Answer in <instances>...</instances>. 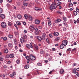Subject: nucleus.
<instances>
[{"mask_svg":"<svg viewBox=\"0 0 79 79\" xmlns=\"http://www.w3.org/2000/svg\"><path fill=\"white\" fill-rule=\"evenodd\" d=\"M37 39L39 41H41L42 40H45V37L44 36H37Z\"/></svg>","mask_w":79,"mask_h":79,"instance_id":"1","label":"nucleus"},{"mask_svg":"<svg viewBox=\"0 0 79 79\" xmlns=\"http://www.w3.org/2000/svg\"><path fill=\"white\" fill-rule=\"evenodd\" d=\"M1 25V26L3 28H6V24L5 22L2 23Z\"/></svg>","mask_w":79,"mask_h":79,"instance_id":"2","label":"nucleus"},{"mask_svg":"<svg viewBox=\"0 0 79 79\" xmlns=\"http://www.w3.org/2000/svg\"><path fill=\"white\" fill-rule=\"evenodd\" d=\"M76 71H77V70L76 69H74L73 70V73H76V74L77 76L79 77V74L77 72H76Z\"/></svg>","mask_w":79,"mask_h":79,"instance_id":"3","label":"nucleus"},{"mask_svg":"<svg viewBox=\"0 0 79 79\" xmlns=\"http://www.w3.org/2000/svg\"><path fill=\"white\" fill-rule=\"evenodd\" d=\"M30 58L31 60H35V57L32 55L30 56Z\"/></svg>","mask_w":79,"mask_h":79,"instance_id":"4","label":"nucleus"},{"mask_svg":"<svg viewBox=\"0 0 79 79\" xmlns=\"http://www.w3.org/2000/svg\"><path fill=\"white\" fill-rule=\"evenodd\" d=\"M34 29V25H31L30 27H29V30L31 32H33Z\"/></svg>","mask_w":79,"mask_h":79,"instance_id":"5","label":"nucleus"},{"mask_svg":"<svg viewBox=\"0 0 79 79\" xmlns=\"http://www.w3.org/2000/svg\"><path fill=\"white\" fill-rule=\"evenodd\" d=\"M62 44L65 46H66L68 44V41L66 40H64L62 42Z\"/></svg>","mask_w":79,"mask_h":79,"instance_id":"6","label":"nucleus"},{"mask_svg":"<svg viewBox=\"0 0 79 79\" xmlns=\"http://www.w3.org/2000/svg\"><path fill=\"white\" fill-rule=\"evenodd\" d=\"M15 75H16V73L15 72H13L12 74L10 75V77H11L12 78H13L15 77Z\"/></svg>","mask_w":79,"mask_h":79,"instance_id":"7","label":"nucleus"},{"mask_svg":"<svg viewBox=\"0 0 79 79\" xmlns=\"http://www.w3.org/2000/svg\"><path fill=\"white\" fill-rule=\"evenodd\" d=\"M40 21L38 20H35V23L36 24H40Z\"/></svg>","mask_w":79,"mask_h":79,"instance_id":"8","label":"nucleus"},{"mask_svg":"<svg viewBox=\"0 0 79 79\" xmlns=\"http://www.w3.org/2000/svg\"><path fill=\"white\" fill-rule=\"evenodd\" d=\"M28 18L29 21H32L33 20V18L32 17V16L30 15H29L28 16Z\"/></svg>","mask_w":79,"mask_h":79,"instance_id":"9","label":"nucleus"},{"mask_svg":"<svg viewBox=\"0 0 79 79\" xmlns=\"http://www.w3.org/2000/svg\"><path fill=\"white\" fill-rule=\"evenodd\" d=\"M24 39L22 37L20 38V41L22 44H23V43H24Z\"/></svg>","mask_w":79,"mask_h":79,"instance_id":"10","label":"nucleus"},{"mask_svg":"<svg viewBox=\"0 0 79 79\" xmlns=\"http://www.w3.org/2000/svg\"><path fill=\"white\" fill-rule=\"evenodd\" d=\"M0 17L2 19H4L5 18V15L3 14H1L0 15Z\"/></svg>","mask_w":79,"mask_h":79,"instance_id":"11","label":"nucleus"},{"mask_svg":"<svg viewBox=\"0 0 79 79\" xmlns=\"http://www.w3.org/2000/svg\"><path fill=\"white\" fill-rule=\"evenodd\" d=\"M32 42H31L30 44L29 45V47H30V48H33V46H32Z\"/></svg>","mask_w":79,"mask_h":79,"instance_id":"12","label":"nucleus"},{"mask_svg":"<svg viewBox=\"0 0 79 79\" xmlns=\"http://www.w3.org/2000/svg\"><path fill=\"white\" fill-rule=\"evenodd\" d=\"M64 46H65L64 44H62L60 45V49H63V48H64Z\"/></svg>","mask_w":79,"mask_h":79,"instance_id":"13","label":"nucleus"},{"mask_svg":"<svg viewBox=\"0 0 79 79\" xmlns=\"http://www.w3.org/2000/svg\"><path fill=\"white\" fill-rule=\"evenodd\" d=\"M41 35H42V36H41V37H44V40L45 39V37H46V36H47V35H46V34H45L44 33H41Z\"/></svg>","mask_w":79,"mask_h":79,"instance_id":"14","label":"nucleus"},{"mask_svg":"<svg viewBox=\"0 0 79 79\" xmlns=\"http://www.w3.org/2000/svg\"><path fill=\"white\" fill-rule=\"evenodd\" d=\"M60 74H64V70L63 69H60Z\"/></svg>","mask_w":79,"mask_h":79,"instance_id":"15","label":"nucleus"},{"mask_svg":"<svg viewBox=\"0 0 79 79\" xmlns=\"http://www.w3.org/2000/svg\"><path fill=\"white\" fill-rule=\"evenodd\" d=\"M53 34L55 36H58L59 35V33L58 32H55Z\"/></svg>","mask_w":79,"mask_h":79,"instance_id":"16","label":"nucleus"},{"mask_svg":"<svg viewBox=\"0 0 79 79\" xmlns=\"http://www.w3.org/2000/svg\"><path fill=\"white\" fill-rule=\"evenodd\" d=\"M4 52V53H8V50L6 48L5 49Z\"/></svg>","mask_w":79,"mask_h":79,"instance_id":"17","label":"nucleus"},{"mask_svg":"<svg viewBox=\"0 0 79 79\" xmlns=\"http://www.w3.org/2000/svg\"><path fill=\"white\" fill-rule=\"evenodd\" d=\"M60 37H58L56 38V39H55L54 40L55 41H56V42H58V41L60 40Z\"/></svg>","mask_w":79,"mask_h":79,"instance_id":"18","label":"nucleus"},{"mask_svg":"<svg viewBox=\"0 0 79 79\" xmlns=\"http://www.w3.org/2000/svg\"><path fill=\"white\" fill-rule=\"evenodd\" d=\"M35 50H39V47L36 45L35 46Z\"/></svg>","mask_w":79,"mask_h":79,"instance_id":"19","label":"nucleus"},{"mask_svg":"<svg viewBox=\"0 0 79 79\" xmlns=\"http://www.w3.org/2000/svg\"><path fill=\"white\" fill-rule=\"evenodd\" d=\"M14 34H15L16 36H17L19 34V33H18V31H15L14 32Z\"/></svg>","mask_w":79,"mask_h":79,"instance_id":"20","label":"nucleus"},{"mask_svg":"<svg viewBox=\"0 0 79 79\" xmlns=\"http://www.w3.org/2000/svg\"><path fill=\"white\" fill-rule=\"evenodd\" d=\"M29 65L28 64H27L25 65L24 68L25 69H27L28 68H29Z\"/></svg>","mask_w":79,"mask_h":79,"instance_id":"21","label":"nucleus"},{"mask_svg":"<svg viewBox=\"0 0 79 79\" xmlns=\"http://www.w3.org/2000/svg\"><path fill=\"white\" fill-rule=\"evenodd\" d=\"M17 18L18 19H21L22 18V16L20 15H17Z\"/></svg>","mask_w":79,"mask_h":79,"instance_id":"22","label":"nucleus"},{"mask_svg":"<svg viewBox=\"0 0 79 79\" xmlns=\"http://www.w3.org/2000/svg\"><path fill=\"white\" fill-rule=\"evenodd\" d=\"M53 6L51 5L50 6L49 9L51 11H53Z\"/></svg>","mask_w":79,"mask_h":79,"instance_id":"23","label":"nucleus"},{"mask_svg":"<svg viewBox=\"0 0 79 79\" xmlns=\"http://www.w3.org/2000/svg\"><path fill=\"white\" fill-rule=\"evenodd\" d=\"M48 26H51V25L52 24V22H51V21L50 20L48 21Z\"/></svg>","mask_w":79,"mask_h":79,"instance_id":"24","label":"nucleus"},{"mask_svg":"<svg viewBox=\"0 0 79 79\" xmlns=\"http://www.w3.org/2000/svg\"><path fill=\"white\" fill-rule=\"evenodd\" d=\"M8 45L9 47H13V44H11L9 43L8 44Z\"/></svg>","mask_w":79,"mask_h":79,"instance_id":"25","label":"nucleus"},{"mask_svg":"<svg viewBox=\"0 0 79 79\" xmlns=\"http://www.w3.org/2000/svg\"><path fill=\"white\" fill-rule=\"evenodd\" d=\"M37 65L38 66H41L42 64L40 63L39 62L37 64Z\"/></svg>","mask_w":79,"mask_h":79,"instance_id":"26","label":"nucleus"},{"mask_svg":"<svg viewBox=\"0 0 79 79\" xmlns=\"http://www.w3.org/2000/svg\"><path fill=\"white\" fill-rule=\"evenodd\" d=\"M8 37L10 39H12V38H13V35H8Z\"/></svg>","mask_w":79,"mask_h":79,"instance_id":"27","label":"nucleus"},{"mask_svg":"<svg viewBox=\"0 0 79 79\" xmlns=\"http://www.w3.org/2000/svg\"><path fill=\"white\" fill-rule=\"evenodd\" d=\"M10 58H13L14 57V55L13 54H10L9 56Z\"/></svg>","mask_w":79,"mask_h":79,"instance_id":"28","label":"nucleus"},{"mask_svg":"<svg viewBox=\"0 0 79 79\" xmlns=\"http://www.w3.org/2000/svg\"><path fill=\"white\" fill-rule=\"evenodd\" d=\"M62 4V3L61 2H59L57 3V6H60V5H61Z\"/></svg>","mask_w":79,"mask_h":79,"instance_id":"29","label":"nucleus"},{"mask_svg":"<svg viewBox=\"0 0 79 79\" xmlns=\"http://www.w3.org/2000/svg\"><path fill=\"white\" fill-rule=\"evenodd\" d=\"M36 72L38 74H40V73L39 72V70H36Z\"/></svg>","mask_w":79,"mask_h":79,"instance_id":"30","label":"nucleus"},{"mask_svg":"<svg viewBox=\"0 0 79 79\" xmlns=\"http://www.w3.org/2000/svg\"><path fill=\"white\" fill-rule=\"evenodd\" d=\"M45 51H40L41 54H45Z\"/></svg>","mask_w":79,"mask_h":79,"instance_id":"31","label":"nucleus"},{"mask_svg":"<svg viewBox=\"0 0 79 79\" xmlns=\"http://www.w3.org/2000/svg\"><path fill=\"white\" fill-rule=\"evenodd\" d=\"M16 23L17 25H18L19 26L21 25V23H20L19 22H17Z\"/></svg>","mask_w":79,"mask_h":79,"instance_id":"32","label":"nucleus"},{"mask_svg":"<svg viewBox=\"0 0 79 79\" xmlns=\"http://www.w3.org/2000/svg\"><path fill=\"white\" fill-rule=\"evenodd\" d=\"M8 24L9 26H10L12 25V23H11L10 22H8Z\"/></svg>","mask_w":79,"mask_h":79,"instance_id":"33","label":"nucleus"},{"mask_svg":"<svg viewBox=\"0 0 79 79\" xmlns=\"http://www.w3.org/2000/svg\"><path fill=\"white\" fill-rule=\"evenodd\" d=\"M23 38L25 39H27V36L26 35H23Z\"/></svg>","mask_w":79,"mask_h":79,"instance_id":"34","label":"nucleus"},{"mask_svg":"<svg viewBox=\"0 0 79 79\" xmlns=\"http://www.w3.org/2000/svg\"><path fill=\"white\" fill-rule=\"evenodd\" d=\"M63 19L64 21H67V18H66L64 17H63Z\"/></svg>","mask_w":79,"mask_h":79,"instance_id":"35","label":"nucleus"},{"mask_svg":"<svg viewBox=\"0 0 79 79\" xmlns=\"http://www.w3.org/2000/svg\"><path fill=\"white\" fill-rule=\"evenodd\" d=\"M74 15L75 16H76V15H77V12H76V11H74Z\"/></svg>","mask_w":79,"mask_h":79,"instance_id":"36","label":"nucleus"},{"mask_svg":"<svg viewBox=\"0 0 79 79\" xmlns=\"http://www.w3.org/2000/svg\"><path fill=\"white\" fill-rule=\"evenodd\" d=\"M69 6H73V4L71 3L70 2L69 4Z\"/></svg>","mask_w":79,"mask_h":79,"instance_id":"37","label":"nucleus"},{"mask_svg":"<svg viewBox=\"0 0 79 79\" xmlns=\"http://www.w3.org/2000/svg\"><path fill=\"white\" fill-rule=\"evenodd\" d=\"M57 13L58 14H62V12H61V11H60V10H58L57 11Z\"/></svg>","mask_w":79,"mask_h":79,"instance_id":"38","label":"nucleus"},{"mask_svg":"<svg viewBox=\"0 0 79 79\" xmlns=\"http://www.w3.org/2000/svg\"><path fill=\"white\" fill-rule=\"evenodd\" d=\"M25 58L27 60H30V59H29V57L28 56H26Z\"/></svg>","mask_w":79,"mask_h":79,"instance_id":"39","label":"nucleus"},{"mask_svg":"<svg viewBox=\"0 0 79 79\" xmlns=\"http://www.w3.org/2000/svg\"><path fill=\"white\" fill-rule=\"evenodd\" d=\"M4 60V59L2 57H0V61H3V60Z\"/></svg>","mask_w":79,"mask_h":79,"instance_id":"40","label":"nucleus"},{"mask_svg":"<svg viewBox=\"0 0 79 79\" xmlns=\"http://www.w3.org/2000/svg\"><path fill=\"white\" fill-rule=\"evenodd\" d=\"M16 62L17 64H19V63H20V61H19V60H18L16 61Z\"/></svg>","mask_w":79,"mask_h":79,"instance_id":"41","label":"nucleus"},{"mask_svg":"<svg viewBox=\"0 0 79 79\" xmlns=\"http://www.w3.org/2000/svg\"><path fill=\"white\" fill-rule=\"evenodd\" d=\"M34 30H35V32H37V31H38V28H36V27L35 28Z\"/></svg>","mask_w":79,"mask_h":79,"instance_id":"42","label":"nucleus"},{"mask_svg":"<svg viewBox=\"0 0 79 79\" xmlns=\"http://www.w3.org/2000/svg\"><path fill=\"white\" fill-rule=\"evenodd\" d=\"M24 16L25 19H27L28 17L27 16V15H24Z\"/></svg>","mask_w":79,"mask_h":79,"instance_id":"43","label":"nucleus"},{"mask_svg":"<svg viewBox=\"0 0 79 79\" xmlns=\"http://www.w3.org/2000/svg\"><path fill=\"white\" fill-rule=\"evenodd\" d=\"M26 47H27L28 48H29V49H30V47H29V44H27L26 45Z\"/></svg>","mask_w":79,"mask_h":79,"instance_id":"44","label":"nucleus"},{"mask_svg":"<svg viewBox=\"0 0 79 79\" xmlns=\"http://www.w3.org/2000/svg\"><path fill=\"white\" fill-rule=\"evenodd\" d=\"M76 50H77V48H75L73 49L72 50V52H73V51H76Z\"/></svg>","mask_w":79,"mask_h":79,"instance_id":"45","label":"nucleus"},{"mask_svg":"<svg viewBox=\"0 0 79 79\" xmlns=\"http://www.w3.org/2000/svg\"><path fill=\"white\" fill-rule=\"evenodd\" d=\"M67 29H66V28L65 27H64L63 28V30L64 31H67Z\"/></svg>","mask_w":79,"mask_h":79,"instance_id":"46","label":"nucleus"},{"mask_svg":"<svg viewBox=\"0 0 79 79\" xmlns=\"http://www.w3.org/2000/svg\"><path fill=\"white\" fill-rule=\"evenodd\" d=\"M49 37H50V38H52V37H53V35H52V34H49Z\"/></svg>","mask_w":79,"mask_h":79,"instance_id":"47","label":"nucleus"},{"mask_svg":"<svg viewBox=\"0 0 79 79\" xmlns=\"http://www.w3.org/2000/svg\"><path fill=\"white\" fill-rule=\"evenodd\" d=\"M23 5L24 6H27V3H23Z\"/></svg>","mask_w":79,"mask_h":79,"instance_id":"48","label":"nucleus"},{"mask_svg":"<svg viewBox=\"0 0 79 79\" xmlns=\"http://www.w3.org/2000/svg\"><path fill=\"white\" fill-rule=\"evenodd\" d=\"M3 12V10H2V9L0 8V14L2 13Z\"/></svg>","mask_w":79,"mask_h":79,"instance_id":"49","label":"nucleus"},{"mask_svg":"<svg viewBox=\"0 0 79 79\" xmlns=\"http://www.w3.org/2000/svg\"><path fill=\"white\" fill-rule=\"evenodd\" d=\"M14 43H15V44H16V43H17V40H16V39H14Z\"/></svg>","mask_w":79,"mask_h":79,"instance_id":"50","label":"nucleus"},{"mask_svg":"<svg viewBox=\"0 0 79 79\" xmlns=\"http://www.w3.org/2000/svg\"><path fill=\"white\" fill-rule=\"evenodd\" d=\"M3 40H7V38L6 37H4L3 38Z\"/></svg>","mask_w":79,"mask_h":79,"instance_id":"51","label":"nucleus"},{"mask_svg":"<svg viewBox=\"0 0 79 79\" xmlns=\"http://www.w3.org/2000/svg\"><path fill=\"white\" fill-rule=\"evenodd\" d=\"M42 9L41 8H38V11H41L42 10Z\"/></svg>","mask_w":79,"mask_h":79,"instance_id":"52","label":"nucleus"},{"mask_svg":"<svg viewBox=\"0 0 79 79\" xmlns=\"http://www.w3.org/2000/svg\"><path fill=\"white\" fill-rule=\"evenodd\" d=\"M49 39H48V38H47L46 39L47 42L48 43H49Z\"/></svg>","mask_w":79,"mask_h":79,"instance_id":"53","label":"nucleus"},{"mask_svg":"<svg viewBox=\"0 0 79 79\" xmlns=\"http://www.w3.org/2000/svg\"><path fill=\"white\" fill-rule=\"evenodd\" d=\"M53 6V9H56L57 8L56 6Z\"/></svg>","mask_w":79,"mask_h":79,"instance_id":"54","label":"nucleus"},{"mask_svg":"<svg viewBox=\"0 0 79 79\" xmlns=\"http://www.w3.org/2000/svg\"><path fill=\"white\" fill-rule=\"evenodd\" d=\"M38 27L39 29H41L42 28V26H39Z\"/></svg>","mask_w":79,"mask_h":79,"instance_id":"55","label":"nucleus"},{"mask_svg":"<svg viewBox=\"0 0 79 79\" xmlns=\"http://www.w3.org/2000/svg\"><path fill=\"white\" fill-rule=\"evenodd\" d=\"M76 11H77V12H79V9H78V8L77 7L76 8Z\"/></svg>","mask_w":79,"mask_h":79,"instance_id":"56","label":"nucleus"},{"mask_svg":"<svg viewBox=\"0 0 79 79\" xmlns=\"http://www.w3.org/2000/svg\"><path fill=\"white\" fill-rule=\"evenodd\" d=\"M63 23L65 26H66V25L67 24L66 23V22H63Z\"/></svg>","mask_w":79,"mask_h":79,"instance_id":"57","label":"nucleus"},{"mask_svg":"<svg viewBox=\"0 0 79 79\" xmlns=\"http://www.w3.org/2000/svg\"><path fill=\"white\" fill-rule=\"evenodd\" d=\"M71 48H69L67 50V51H71Z\"/></svg>","mask_w":79,"mask_h":79,"instance_id":"58","label":"nucleus"},{"mask_svg":"<svg viewBox=\"0 0 79 79\" xmlns=\"http://www.w3.org/2000/svg\"><path fill=\"white\" fill-rule=\"evenodd\" d=\"M77 23H79V18H78L76 21Z\"/></svg>","mask_w":79,"mask_h":79,"instance_id":"59","label":"nucleus"},{"mask_svg":"<svg viewBox=\"0 0 79 79\" xmlns=\"http://www.w3.org/2000/svg\"><path fill=\"white\" fill-rule=\"evenodd\" d=\"M52 5L53 6V5H56V3H55V2H52Z\"/></svg>","mask_w":79,"mask_h":79,"instance_id":"60","label":"nucleus"},{"mask_svg":"<svg viewBox=\"0 0 79 79\" xmlns=\"http://www.w3.org/2000/svg\"><path fill=\"white\" fill-rule=\"evenodd\" d=\"M35 10H36V11H38V7H35Z\"/></svg>","mask_w":79,"mask_h":79,"instance_id":"61","label":"nucleus"},{"mask_svg":"<svg viewBox=\"0 0 79 79\" xmlns=\"http://www.w3.org/2000/svg\"><path fill=\"white\" fill-rule=\"evenodd\" d=\"M57 20L58 22H60V21H61V19H58Z\"/></svg>","mask_w":79,"mask_h":79,"instance_id":"62","label":"nucleus"},{"mask_svg":"<svg viewBox=\"0 0 79 79\" xmlns=\"http://www.w3.org/2000/svg\"><path fill=\"white\" fill-rule=\"evenodd\" d=\"M73 66L74 67L76 66V63H74L73 64Z\"/></svg>","mask_w":79,"mask_h":79,"instance_id":"63","label":"nucleus"},{"mask_svg":"<svg viewBox=\"0 0 79 79\" xmlns=\"http://www.w3.org/2000/svg\"><path fill=\"white\" fill-rule=\"evenodd\" d=\"M12 1V0H7L8 2H9V3L11 2Z\"/></svg>","mask_w":79,"mask_h":79,"instance_id":"64","label":"nucleus"}]
</instances>
